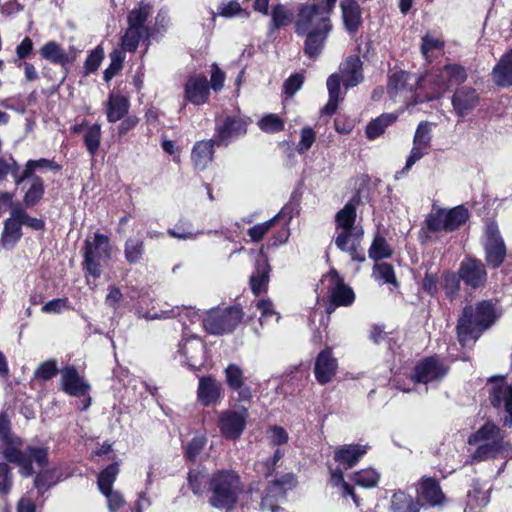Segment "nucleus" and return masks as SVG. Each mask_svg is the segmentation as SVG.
Masks as SVG:
<instances>
[{
  "label": "nucleus",
  "instance_id": "36",
  "mask_svg": "<svg viewBox=\"0 0 512 512\" xmlns=\"http://www.w3.org/2000/svg\"><path fill=\"white\" fill-rule=\"evenodd\" d=\"M493 80L498 86L512 85V50L502 56L492 72Z\"/></svg>",
  "mask_w": 512,
  "mask_h": 512
},
{
  "label": "nucleus",
  "instance_id": "51",
  "mask_svg": "<svg viewBox=\"0 0 512 512\" xmlns=\"http://www.w3.org/2000/svg\"><path fill=\"white\" fill-rule=\"evenodd\" d=\"M42 168L59 171L61 169V166L55 163L54 161L45 158H41L38 160H29L26 164V168L23 172L22 178L19 181H17V183L24 179L31 178L34 170Z\"/></svg>",
  "mask_w": 512,
  "mask_h": 512
},
{
  "label": "nucleus",
  "instance_id": "56",
  "mask_svg": "<svg viewBox=\"0 0 512 512\" xmlns=\"http://www.w3.org/2000/svg\"><path fill=\"white\" fill-rule=\"evenodd\" d=\"M242 11L241 5L236 0H230L228 2H221L218 5L217 13L211 11L212 17L221 16L224 18H233L239 15Z\"/></svg>",
  "mask_w": 512,
  "mask_h": 512
},
{
  "label": "nucleus",
  "instance_id": "44",
  "mask_svg": "<svg viewBox=\"0 0 512 512\" xmlns=\"http://www.w3.org/2000/svg\"><path fill=\"white\" fill-rule=\"evenodd\" d=\"M340 80L341 77L338 74H332L327 79V89L329 92V100L327 104L323 107L322 112L327 115H332L336 112L338 103H339V95H340Z\"/></svg>",
  "mask_w": 512,
  "mask_h": 512
},
{
  "label": "nucleus",
  "instance_id": "6",
  "mask_svg": "<svg viewBox=\"0 0 512 512\" xmlns=\"http://www.w3.org/2000/svg\"><path fill=\"white\" fill-rule=\"evenodd\" d=\"M242 318L243 312L237 306L216 307L205 313L202 325L207 333L221 336L232 333L241 323Z\"/></svg>",
  "mask_w": 512,
  "mask_h": 512
},
{
  "label": "nucleus",
  "instance_id": "59",
  "mask_svg": "<svg viewBox=\"0 0 512 512\" xmlns=\"http://www.w3.org/2000/svg\"><path fill=\"white\" fill-rule=\"evenodd\" d=\"M257 310L260 311V323L263 324L265 321H268L269 318H275V321L278 322L280 319L279 314L274 310V306L269 299H260L256 303Z\"/></svg>",
  "mask_w": 512,
  "mask_h": 512
},
{
  "label": "nucleus",
  "instance_id": "29",
  "mask_svg": "<svg viewBox=\"0 0 512 512\" xmlns=\"http://www.w3.org/2000/svg\"><path fill=\"white\" fill-rule=\"evenodd\" d=\"M197 397L204 406L215 404L222 397L221 384L212 376L199 379Z\"/></svg>",
  "mask_w": 512,
  "mask_h": 512
},
{
  "label": "nucleus",
  "instance_id": "31",
  "mask_svg": "<svg viewBox=\"0 0 512 512\" xmlns=\"http://www.w3.org/2000/svg\"><path fill=\"white\" fill-rule=\"evenodd\" d=\"M214 155V141L202 140L195 143L191 152L192 163L197 170H204L212 162Z\"/></svg>",
  "mask_w": 512,
  "mask_h": 512
},
{
  "label": "nucleus",
  "instance_id": "34",
  "mask_svg": "<svg viewBox=\"0 0 512 512\" xmlns=\"http://www.w3.org/2000/svg\"><path fill=\"white\" fill-rule=\"evenodd\" d=\"M270 266L268 261L261 258L256 263V269L250 277V286L254 294L258 295L267 290L269 283Z\"/></svg>",
  "mask_w": 512,
  "mask_h": 512
},
{
  "label": "nucleus",
  "instance_id": "13",
  "mask_svg": "<svg viewBox=\"0 0 512 512\" xmlns=\"http://www.w3.org/2000/svg\"><path fill=\"white\" fill-rule=\"evenodd\" d=\"M247 418L248 410L242 406L222 411L218 426L223 437L229 440L240 438L246 427Z\"/></svg>",
  "mask_w": 512,
  "mask_h": 512
},
{
  "label": "nucleus",
  "instance_id": "38",
  "mask_svg": "<svg viewBox=\"0 0 512 512\" xmlns=\"http://www.w3.org/2000/svg\"><path fill=\"white\" fill-rule=\"evenodd\" d=\"M42 58L53 64L64 66L75 59V56H69L62 47L55 41H49L40 48Z\"/></svg>",
  "mask_w": 512,
  "mask_h": 512
},
{
  "label": "nucleus",
  "instance_id": "11",
  "mask_svg": "<svg viewBox=\"0 0 512 512\" xmlns=\"http://www.w3.org/2000/svg\"><path fill=\"white\" fill-rule=\"evenodd\" d=\"M118 474V463H113L103 469L97 477V487L107 500L109 512H118L126 503L123 494L113 489Z\"/></svg>",
  "mask_w": 512,
  "mask_h": 512
},
{
  "label": "nucleus",
  "instance_id": "7",
  "mask_svg": "<svg viewBox=\"0 0 512 512\" xmlns=\"http://www.w3.org/2000/svg\"><path fill=\"white\" fill-rule=\"evenodd\" d=\"M84 267L93 278L101 275L102 264L111 258V245L109 238L101 233H95L92 240L86 239L84 243Z\"/></svg>",
  "mask_w": 512,
  "mask_h": 512
},
{
  "label": "nucleus",
  "instance_id": "45",
  "mask_svg": "<svg viewBox=\"0 0 512 512\" xmlns=\"http://www.w3.org/2000/svg\"><path fill=\"white\" fill-rule=\"evenodd\" d=\"M424 82H428L431 84V97L430 98H438L442 96L448 88L451 86L450 80L446 75H444V67L442 69L436 70L432 72Z\"/></svg>",
  "mask_w": 512,
  "mask_h": 512
},
{
  "label": "nucleus",
  "instance_id": "41",
  "mask_svg": "<svg viewBox=\"0 0 512 512\" xmlns=\"http://www.w3.org/2000/svg\"><path fill=\"white\" fill-rule=\"evenodd\" d=\"M21 225L15 217L13 208L11 209V216L5 221L4 231L2 234V245L11 249L21 238Z\"/></svg>",
  "mask_w": 512,
  "mask_h": 512
},
{
  "label": "nucleus",
  "instance_id": "39",
  "mask_svg": "<svg viewBox=\"0 0 512 512\" xmlns=\"http://www.w3.org/2000/svg\"><path fill=\"white\" fill-rule=\"evenodd\" d=\"M356 217L355 204H353L352 201L346 203V205L335 215L336 232L362 229L361 226L355 225Z\"/></svg>",
  "mask_w": 512,
  "mask_h": 512
},
{
  "label": "nucleus",
  "instance_id": "26",
  "mask_svg": "<svg viewBox=\"0 0 512 512\" xmlns=\"http://www.w3.org/2000/svg\"><path fill=\"white\" fill-rule=\"evenodd\" d=\"M362 61L359 56L347 57L339 66L340 77L345 88H352L363 81Z\"/></svg>",
  "mask_w": 512,
  "mask_h": 512
},
{
  "label": "nucleus",
  "instance_id": "55",
  "mask_svg": "<svg viewBox=\"0 0 512 512\" xmlns=\"http://www.w3.org/2000/svg\"><path fill=\"white\" fill-rule=\"evenodd\" d=\"M444 75L448 77L452 85H460L467 79L466 69L458 64H447L444 66Z\"/></svg>",
  "mask_w": 512,
  "mask_h": 512
},
{
  "label": "nucleus",
  "instance_id": "61",
  "mask_svg": "<svg viewBox=\"0 0 512 512\" xmlns=\"http://www.w3.org/2000/svg\"><path fill=\"white\" fill-rule=\"evenodd\" d=\"M70 308V303L67 298H56L48 301L41 308L45 314H60Z\"/></svg>",
  "mask_w": 512,
  "mask_h": 512
},
{
  "label": "nucleus",
  "instance_id": "8",
  "mask_svg": "<svg viewBox=\"0 0 512 512\" xmlns=\"http://www.w3.org/2000/svg\"><path fill=\"white\" fill-rule=\"evenodd\" d=\"M419 79L410 73L399 71L389 76L387 93L389 98L395 102L408 107L417 102L416 87Z\"/></svg>",
  "mask_w": 512,
  "mask_h": 512
},
{
  "label": "nucleus",
  "instance_id": "28",
  "mask_svg": "<svg viewBox=\"0 0 512 512\" xmlns=\"http://www.w3.org/2000/svg\"><path fill=\"white\" fill-rule=\"evenodd\" d=\"M225 377L227 385L237 392L240 401H249L252 398L251 388L244 383V374L238 365H228L225 369Z\"/></svg>",
  "mask_w": 512,
  "mask_h": 512
},
{
  "label": "nucleus",
  "instance_id": "47",
  "mask_svg": "<svg viewBox=\"0 0 512 512\" xmlns=\"http://www.w3.org/2000/svg\"><path fill=\"white\" fill-rule=\"evenodd\" d=\"M101 143V126L93 124L89 126L84 134V144L89 154L94 157Z\"/></svg>",
  "mask_w": 512,
  "mask_h": 512
},
{
  "label": "nucleus",
  "instance_id": "19",
  "mask_svg": "<svg viewBox=\"0 0 512 512\" xmlns=\"http://www.w3.org/2000/svg\"><path fill=\"white\" fill-rule=\"evenodd\" d=\"M335 244L341 251L349 253L352 260L363 262L365 255L360 249V242L363 237V229H352L336 232Z\"/></svg>",
  "mask_w": 512,
  "mask_h": 512
},
{
  "label": "nucleus",
  "instance_id": "46",
  "mask_svg": "<svg viewBox=\"0 0 512 512\" xmlns=\"http://www.w3.org/2000/svg\"><path fill=\"white\" fill-rule=\"evenodd\" d=\"M150 35L149 30H139L128 26L124 36L122 37V48L128 52H135L141 39Z\"/></svg>",
  "mask_w": 512,
  "mask_h": 512
},
{
  "label": "nucleus",
  "instance_id": "5",
  "mask_svg": "<svg viewBox=\"0 0 512 512\" xmlns=\"http://www.w3.org/2000/svg\"><path fill=\"white\" fill-rule=\"evenodd\" d=\"M468 443L477 445V449L472 454V460L481 462L495 458L501 453L504 448V436L494 423L487 422L469 436Z\"/></svg>",
  "mask_w": 512,
  "mask_h": 512
},
{
  "label": "nucleus",
  "instance_id": "35",
  "mask_svg": "<svg viewBox=\"0 0 512 512\" xmlns=\"http://www.w3.org/2000/svg\"><path fill=\"white\" fill-rule=\"evenodd\" d=\"M124 258L130 265L142 262L145 255V243L142 236L128 237L124 243Z\"/></svg>",
  "mask_w": 512,
  "mask_h": 512
},
{
  "label": "nucleus",
  "instance_id": "50",
  "mask_svg": "<svg viewBox=\"0 0 512 512\" xmlns=\"http://www.w3.org/2000/svg\"><path fill=\"white\" fill-rule=\"evenodd\" d=\"M283 215H284V211L281 210L278 214H276L271 219H269L263 223L254 225L253 227H250L248 229L247 233H248L249 237L251 238V240L254 242H258V241L262 240L264 235L274 226V224L276 223V221L278 219L283 217Z\"/></svg>",
  "mask_w": 512,
  "mask_h": 512
},
{
  "label": "nucleus",
  "instance_id": "60",
  "mask_svg": "<svg viewBox=\"0 0 512 512\" xmlns=\"http://www.w3.org/2000/svg\"><path fill=\"white\" fill-rule=\"evenodd\" d=\"M58 371L56 360L50 359L41 363L35 370V377L42 380L53 378Z\"/></svg>",
  "mask_w": 512,
  "mask_h": 512
},
{
  "label": "nucleus",
  "instance_id": "37",
  "mask_svg": "<svg viewBox=\"0 0 512 512\" xmlns=\"http://www.w3.org/2000/svg\"><path fill=\"white\" fill-rule=\"evenodd\" d=\"M422 504L404 491L395 492L390 501V512H419Z\"/></svg>",
  "mask_w": 512,
  "mask_h": 512
},
{
  "label": "nucleus",
  "instance_id": "3",
  "mask_svg": "<svg viewBox=\"0 0 512 512\" xmlns=\"http://www.w3.org/2000/svg\"><path fill=\"white\" fill-rule=\"evenodd\" d=\"M209 504L216 509L230 511L235 508L243 484L233 470H218L208 479Z\"/></svg>",
  "mask_w": 512,
  "mask_h": 512
},
{
  "label": "nucleus",
  "instance_id": "24",
  "mask_svg": "<svg viewBox=\"0 0 512 512\" xmlns=\"http://www.w3.org/2000/svg\"><path fill=\"white\" fill-rule=\"evenodd\" d=\"M185 99L194 104L202 105L208 101L210 88L204 75L190 76L184 86Z\"/></svg>",
  "mask_w": 512,
  "mask_h": 512
},
{
  "label": "nucleus",
  "instance_id": "21",
  "mask_svg": "<svg viewBox=\"0 0 512 512\" xmlns=\"http://www.w3.org/2000/svg\"><path fill=\"white\" fill-rule=\"evenodd\" d=\"M417 492L430 507L442 508L447 502L439 481L433 477L423 476L418 481Z\"/></svg>",
  "mask_w": 512,
  "mask_h": 512
},
{
  "label": "nucleus",
  "instance_id": "20",
  "mask_svg": "<svg viewBox=\"0 0 512 512\" xmlns=\"http://www.w3.org/2000/svg\"><path fill=\"white\" fill-rule=\"evenodd\" d=\"M247 131V121L239 116H225L218 121L216 134L218 144H229L233 139L242 136Z\"/></svg>",
  "mask_w": 512,
  "mask_h": 512
},
{
  "label": "nucleus",
  "instance_id": "52",
  "mask_svg": "<svg viewBox=\"0 0 512 512\" xmlns=\"http://www.w3.org/2000/svg\"><path fill=\"white\" fill-rule=\"evenodd\" d=\"M373 277L381 284H397L394 269L392 265L388 263L375 264Z\"/></svg>",
  "mask_w": 512,
  "mask_h": 512
},
{
  "label": "nucleus",
  "instance_id": "4",
  "mask_svg": "<svg viewBox=\"0 0 512 512\" xmlns=\"http://www.w3.org/2000/svg\"><path fill=\"white\" fill-rule=\"evenodd\" d=\"M497 318L498 314L490 300L480 301L475 307H465L457 324L459 341L463 345L470 340L475 341Z\"/></svg>",
  "mask_w": 512,
  "mask_h": 512
},
{
  "label": "nucleus",
  "instance_id": "42",
  "mask_svg": "<svg viewBox=\"0 0 512 512\" xmlns=\"http://www.w3.org/2000/svg\"><path fill=\"white\" fill-rule=\"evenodd\" d=\"M152 12V5L142 0L136 7H134L127 16L128 26L133 28H139V30H148L145 26L147 18Z\"/></svg>",
  "mask_w": 512,
  "mask_h": 512
},
{
  "label": "nucleus",
  "instance_id": "57",
  "mask_svg": "<svg viewBox=\"0 0 512 512\" xmlns=\"http://www.w3.org/2000/svg\"><path fill=\"white\" fill-rule=\"evenodd\" d=\"M260 129L267 133H276L282 131L284 122L276 114H268L261 118L258 122Z\"/></svg>",
  "mask_w": 512,
  "mask_h": 512
},
{
  "label": "nucleus",
  "instance_id": "14",
  "mask_svg": "<svg viewBox=\"0 0 512 512\" xmlns=\"http://www.w3.org/2000/svg\"><path fill=\"white\" fill-rule=\"evenodd\" d=\"M449 371V367L437 356L424 358L414 368L411 379L414 382L428 384L440 382Z\"/></svg>",
  "mask_w": 512,
  "mask_h": 512
},
{
  "label": "nucleus",
  "instance_id": "64",
  "mask_svg": "<svg viewBox=\"0 0 512 512\" xmlns=\"http://www.w3.org/2000/svg\"><path fill=\"white\" fill-rule=\"evenodd\" d=\"M431 141V130L426 122H421L415 132L413 143L428 148Z\"/></svg>",
  "mask_w": 512,
  "mask_h": 512
},
{
  "label": "nucleus",
  "instance_id": "49",
  "mask_svg": "<svg viewBox=\"0 0 512 512\" xmlns=\"http://www.w3.org/2000/svg\"><path fill=\"white\" fill-rule=\"evenodd\" d=\"M392 255V249L384 237L377 235L369 248V257L375 261L388 258Z\"/></svg>",
  "mask_w": 512,
  "mask_h": 512
},
{
  "label": "nucleus",
  "instance_id": "22",
  "mask_svg": "<svg viewBox=\"0 0 512 512\" xmlns=\"http://www.w3.org/2000/svg\"><path fill=\"white\" fill-rule=\"evenodd\" d=\"M458 273L460 279L472 288L483 286L487 280V271L484 264L473 258L463 260Z\"/></svg>",
  "mask_w": 512,
  "mask_h": 512
},
{
  "label": "nucleus",
  "instance_id": "15",
  "mask_svg": "<svg viewBox=\"0 0 512 512\" xmlns=\"http://www.w3.org/2000/svg\"><path fill=\"white\" fill-rule=\"evenodd\" d=\"M60 384L62 390L74 397H87L84 400L83 410L91 405V399L88 397L90 391V384L80 376L77 369L73 366H67L60 370Z\"/></svg>",
  "mask_w": 512,
  "mask_h": 512
},
{
  "label": "nucleus",
  "instance_id": "54",
  "mask_svg": "<svg viewBox=\"0 0 512 512\" xmlns=\"http://www.w3.org/2000/svg\"><path fill=\"white\" fill-rule=\"evenodd\" d=\"M44 185L39 177H32L30 188L25 194L24 202L27 206H34L43 196Z\"/></svg>",
  "mask_w": 512,
  "mask_h": 512
},
{
  "label": "nucleus",
  "instance_id": "2",
  "mask_svg": "<svg viewBox=\"0 0 512 512\" xmlns=\"http://www.w3.org/2000/svg\"><path fill=\"white\" fill-rule=\"evenodd\" d=\"M0 446L4 458L19 467L20 474L28 477L33 474V463L43 467L47 463L48 451L43 447L26 446L22 448L20 438L10 432V421L5 414H0Z\"/></svg>",
  "mask_w": 512,
  "mask_h": 512
},
{
  "label": "nucleus",
  "instance_id": "30",
  "mask_svg": "<svg viewBox=\"0 0 512 512\" xmlns=\"http://www.w3.org/2000/svg\"><path fill=\"white\" fill-rule=\"evenodd\" d=\"M489 501V491L484 490L478 480H473L467 491L464 512H483Z\"/></svg>",
  "mask_w": 512,
  "mask_h": 512
},
{
  "label": "nucleus",
  "instance_id": "25",
  "mask_svg": "<svg viewBox=\"0 0 512 512\" xmlns=\"http://www.w3.org/2000/svg\"><path fill=\"white\" fill-rule=\"evenodd\" d=\"M479 95L472 87H461L456 89L452 96V106L455 113L460 117L468 115L479 103Z\"/></svg>",
  "mask_w": 512,
  "mask_h": 512
},
{
  "label": "nucleus",
  "instance_id": "58",
  "mask_svg": "<svg viewBox=\"0 0 512 512\" xmlns=\"http://www.w3.org/2000/svg\"><path fill=\"white\" fill-rule=\"evenodd\" d=\"M15 217H17L20 225H24L32 228L33 230H42L44 228V222L41 219L29 216L22 208L15 206L13 207Z\"/></svg>",
  "mask_w": 512,
  "mask_h": 512
},
{
  "label": "nucleus",
  "instance_id": "62",
  "mask_svg": "<svg viewBox=\"0 0 512 512\" xmlns=\"http://www.w3.org/2000/svg\"><path fill=\"white\" fill-rule=\"evenodd\" d=\"M103 58H104L103 49L100 46L96 47L88 55V57L84 63L85 73L89 74V73L95 72L98 69V67L100 66Z\"/></svg>",
  "mask_w": 512,
  "mask_h": 512
},
{
  "label": "nucleus",
  "instance_id": "12",
  "mask_svg": "<svg viewBox=\"0 0 512 512\" xmlns=\"http://www.w3.org/2000/svg\"><path fill=\"white\" fill-rule=\"evenodd\" d=\"M296 485L295 477L292 473H287L272 481L265 490L261 501L263 511L277 512L279 504L286 498L287 491Z\"/></svg>",
  "mask_w": 512,
  "mask_h": 512
},
{
  "label": "nucleus",
  "instance_id": "53",
  "mask_svg": "<svg viewBox=\"0 0 512 512\" xmlns=\"http://www.w3.org/2000/svg\"><path fill=\"white\" fill-rule=\"evenodd\" d=\"M442 47L443 42L439 38L427 33L422 38L420 49L424 58L427 61H430L431 58L434 56V52L441 50Z\"/></svg>",
  "mask_w": 512,
  "mask_h": 512
},
{
  "label": "nucleus",
  "instance_id": "27",
  "mask_svg": "<svg viewBox=\"0 0 512 512\" xmlns=\"http://www.w3.org/2000/svg\"><path fill=\"white\" fill-rule=\"evenodd\" d=\"M367 445L348 444L338 447L334 452V460L344 469L355 466L368 451Z\"/></svg>",
  "mask_w": 512,
  "mask_h": 512
},
{
  "label": "nucleus",
  "instance_id": "33",
  "mask_svg": "<svg viewBox=\"0 0 512 512\" xmlns=\"http://www.w3.org/2000/svg\"><path fill=\"white\" fill-rule=\"evenodd\" d=\"M340 6L346 29L350 33L357 32L362 20L359 4L355 0H343Z\"/></svg>",
  "mask_w": 512,
  "mask_h": 512
},
{
  "label": "nucleus",
  "instance_id": "32",
  "mask_svg": "<svg viewBox=\"0 0 512 512\" xmlns=\"http://www.w3.org/2000/svg\"><path fill=\"white\" fill-rule=\"evenodd\" d=\"M129 107L128 98L119 93H111L106 103L107 120L111 123L121 120L128 113Z\"/></svg>",
  "mask_w": 512,
  "mask_h": 512
},
{
  "label": "nucleus",
  "instance_id": "17",
  "mask_svg": "<svg viewBox=\"0 0 512 512\" xmlns=\"http://www.w3.org/2000/svg\"><path fill=\"white\" fill-rule=\"evenodd\" d=\"M178 355L190 369H200L206 359L205 343L197 336L184 338L179 344Z\"/></svg>",
  "mask_w": 512,
  "mask_h": 512
},
{
  "label": "nucleus",
  "instance_id": "9",
  "mask_svg": "<svg viewBox=\"0 0 512 512\" xmlns=\"http://www.w3.org/2000/svg\"><path fill=\"white\" fill-rule=\"evenodd\" d=\"M469 218L468 210L464 206L452 209H437L430 213L426 220L427 229L431 232H452L463 225Z\"/></svg>",
  "mask_w": 512,
  "mask_h": 512
},
{
  "label": "nucleus",
  "instance_id": "10",
  "mask_svg": "<svg viewBox=\"0 0 512 512\" xmlns=\"http://www.w3.org/2000/svg\"><path fill=\"white\" fill-rule=\"evenodd\" d=\"M483 248L487 264L493 268L502 265L506 257V245L496 222L490 221L485 225Z\"/></svg>",
  "mask_w": 512,
  "mask_h": 512
},
{
  "label": "nucleus",
  "instance_id": "43",
  "mask_svg": "<svg viewBox=\"0 0 512 512\" xmlns=\"http://www.w3.org/2000/svg\"><path fill=\"white\" fill-rule=\"evenodd\" d=\"M398 118L396 113H384L376 119L370 121L366 127V136L370 140H374L381 136L386 128L393 124Z\"/></svg>",
  "mask_w": 512,
  "mask_h": 512
},
{
  "label": "nucleus",
  "instance_id": "63",
  "mask_svg": "<svg viewBox=\"0 0 512 512\" xmlns=\"http://www.w3.org/2000/svg\"><path fill=\"white\" fill-rule=\"evenodd\" d=\"M315 139L316 133L314 132V130L310 127H304L301 130L300 141L297 145V151L300 154L305 153L312 147L313 143L315 142Z\"/></svg>",
  "mask_w": 512,
  "mask_h": 512
},
{
  "label": "nucleus",
  "instance_id": "40",
  "mask_svg": "<svg viewBox=\"0 0 512 512\" xmlns=\"http://www.w3.org/2000/svg\"><path fill=\"white\" fill-rule=\"evenodd\" d=\"M330 485L337 488L342 497H351L355 506L360 507V499L354 493L353 487L344 480L343 471L340 467L330 468Z\"/></svg>",
  "mask_w": 512,
  "mask_h": 512
},
{
  "label": "nucleus",
  "instance_id": "18",
  "mask_svg": "<svg viewBox=\"0 0 512 512\" xmlns=\"http://www.w3.org/2000/svg\"><path fill=\"white\" fill-rule=\"evenodd\" d=\"M490 402L496 409L503 408L506 416L504 424L512 427V385L508 384L503 378L496 380L490 391Z\"/></svg>",
  "mask_w": 512,
  "mask_h": 512
},
{
  "label": "nucleus",
  "instance_id": "1",
  "mask_svg": "<svg viewBox=\"0 0 512 512\" xmlns=\"http://www.w3.org/2000/svg\"><path fill=\"white\" fill-rule=\"evenodd\" d=\"M332 29L330 15L321 9L317 2L307 1L297 7L295 32L305 36L304 53L310 58H317L325 45Z\"/></svg>",
  "mask_w": 512,
  "mask_h": 512
},
{
  "label": "nucleus",
  "instance_id": "23",
  "mask_svg": "<svg viewBox=\"0 0 512 512\" xmlns=\"http://www.w3.org/2000/svg\"><path fill=\"white\" fill-rule=\"evenodd\" d=\"M338 368V361L332 354V349L327 347L316 357L314 374L317 382L321 385L329 383L335 376Z\"/></svg>",
  "mask_w": 512,
  "mask_h": 512
},
{
  "label": "nucleus",
  "instance_id": "48",
  "mask_svg": "<svg viewBox=\"0 0 512 512\" xmlns=\"http://www.w3.org/2000/svg\"><path fill=\"white\" fill-rule=\"evenodd\" d=\"M380 480V474L373 468L362 469L353 474L355 484L364 487H375Z\"/></svg>",
  "mask_w": 512,
  "mask_h": 512
},
{
  "label": "nucleus",
  "instance_id": "16",
  "mask_svg": "<svg viewBox=\"0 0 512 512\" xmlns=\"http://www.w3.org/2000/svg\"><path fill=\"white\" fill-rule=\"evenodd\" d=\"M331 303L335 306H350L355 300L353 290L347 286L336 270H331L322 280Z\"/></svg>",
  "mask_w": 512,
  "mask_h": 512
}]
</instances>
